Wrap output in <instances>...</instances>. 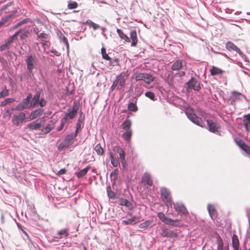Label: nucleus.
<instances>
[{"label":"nucleus","mask_w":250,"mask_h":250,"mask_svg":"<svg viewBox=\"0 0 250 250\" xmlns=\"http://www.w3.org/2000/svg\"><path fill=\"white\" fill-rule=\"evenodd\" d=\"M130 37L131 40V46H136L138 42V38L136 30H132L130 33Z\"/></svg>","instance_id":"nucleus-22"},{"label":"nucleus","mask_w":250,"mask_h":250,"mask_svg":"<svg viewBox=\"0 0 250 250\" xmlns=\"http://www.w3.org/2000/svg\"><path fill=\"white\" fill-rule=\"evenodd\" d=\"M131 122L128 119H126L124 122L121 125L122 128L124 130H131Z\"/></svg>","instance_id":"nucleus-28"},{"label":"nucleus","mask_w":250,"mask_h":250,"mask_svg":"<svg viewBox=\"0 0 250 250\" xmlns=\"http://www.w3.org/2000/svg\"><path fill=\"white\" fill-rule=\"evenodd\" d=\"M12 113L10 110H7L6 112L3 114V117L6 118L7 116L10 117L11 116Z\"/></svg>","instance_id":"nucleus-58"},{"label":"nucleus","mask_w":250,"mask_h":250,"mask_svg":"<svg viewBox=\"0 0 250 250\" xmlns=\"http://www.w3.org/2000/svg\"><path fill=\"white\" fill-rule=\"evenodd\" d=\"M128 109L131 111L136 112L137 111L138 108L133 103H130L128 105Z\"/></svg>","instance_id":"nucleus-43"},{"label":"nucleus","mask_w":250,"mask_h":250,"mask_svg":"<svg viewBox=\"0 0 250 250\" xmlns=\"http://www.w3.org/2000/svg\"><path fill=\"white\" fill-rule=\"evenodd\" d=\"M186 62L183 60H177L171 65V69L173 71H178L186 65Z\"/></svg>","instance_id":"nucleus-13"},{"label":"nucleus","mask_w":250,"mask_h":250,"mask_svg":"<svg viewBox=\"0 0 250 250\" xmlns=\"http://www.w3.org/2000/svg\"><path fill=\"white\" fill-rule=\"evenodd\" d=\"M217 244L218 246V250H223L224 243L222 239L219 236L217 238Z\"/></svg>","instance_id":"nucleus-40"},{"label":"nucleus","mask_w":250,"mask_h":250,"mask_svg":"<svg viewBox=\"0 0 250 250\" xmlns=\"http://www.w3.org/2000/svg\"><path fill=\"white\" fill-rule=\"evenodd\" d=\"M78 7V3L75 2H71L68 3V8L69 9H73L76 8Z\"/></svg>","instance_id":"nucleus-47"},{"label":"nucleus","mask_w":250,"mask_h":250,"mask_svg":"<svg viewBox=\"0 0 250 250\" xmlns=\"http://www.w3.org/2000/svg\"><path fill=\"white\" fill-rule=\"evenodd\" d=\"M107 192L108 197L110 199H115V194L112 191L111 189V188L109 186L107 187Z\"/></svg>","instance_id":"nucleus-41"},{"label":"nucleus","mask_w":250,"mask_h":250,"mask_svg":"<svg viewBox=\"0 0 250 250\" xmlns=\"http://www.w3.org/2000/svg\"><path fill=\"white\" fill-rule=\"evenodd\" d=\"M119 173V169L118 168L114 169V171L111 173V176H113L114 178L116 179L117 178V176Z\"/></svg>","instance_id":"nucleus-53"},{"label":"nucleus","mask_w":250,"mask_h":250,"mask_svg":"<svg viewBox=\"0 0 250 250\" xmlns=\"http://www.w3.org/2000/svg\"><path fill=\"white\" fill-rule=\"evenodd\" d=\"M160 235L163 237L168 238H176L178 237V234L173 230H171L167 228L162 229L161 232L160 233Z\"/></svg>","instance_id":"nucleus-11"},{"label":"nucleus","mask_w":250,"mask_h":250,"mask_svg":"<svg viewBox=\"0 0 250 250\" xmlns=\"http://www.w3.org/2000/svg\"><path fill=\"white\" fill-rule=\"evenodd\" d=\"M68 120L64 116V117L61 119V125L59 127L57 128V131H60L62 130L63 128L64 127L65 125L68 123Z\"/></svg>","instance_id":"nucleus-36"},{"label":"nucleus","mask_w":250,"mask_h":250,"mask_svg":"<svg viewBox=\"0 0 250 250\" xmlns=\"http://www.w3.org/2000/svg\"><path fill=\"white\" fill-rule=\"evenodd\" d=\"M110 159L111 163L114 167H117L119 165V163L115 155L112 152L110 153Z\"/></svg>","instance_id":"nucleus-31"},{"label":"nucleus","mask_w":250,"mask_h":250,"mask_svg":"<svg viewBox=\"0 0 250 250\" xmlns=\"http://www.w3.org/2000/svg\"><path fill=\"white\" fill-rule=\"evenodd\" d=\"M25 62L27 65V68L29 73H32V70L35 68V65L37 63L36 57L33 55L28 56L25 60Z\"/></svg>","instance_id":"nucleus-8"},{"label":"nucleus","mask_w":250,"mask_h":250,"mask_svg":"<svg viewBox=\"0 0 250 250\" xmlns=\"http://www.w3.org/2000/svg\"><path fill=\"white\" fill-rule=\"evenodd\" d=\"M152 221L146 220L145 222H144L142 223H141L139 225V227L141 229L146 228L148 226H149L152 223Z\"/></svg>","instance_id":"nucleus-44"},{"label":"nucleus","mask_w":250,"mask_h":250,"mask_svg":"<svg viewBox=\"0 0 250 250\" xmlns=\"http://www.w3.org/2000/svg\"><path fill=\"white\" fill-rule=\"evenodd\" d=\"M66 170L65 168H62L58 171L57 175H62V174H65L66 173Z\"/></svg>","instance_id":"nucleus-62"},{"label":"nucleus","mask_w":250,"mask_h":250,"mask_svg":"<svg viewBox=\"0 0 250 250\" xmlns=\"http://www.w3.org/2000/svg\"><path fill=\"white\" fill-rule=\"evenodd\" d=\"M237 144L241 149H242L243 148L244 145H246L242 140H239V141H237Z\"/></svg>","instance_id":"nucleus-59"},{"label":"nucleus","mask_w":250,"mask_h":250,"mask_svg":"<svg viewBox=\"0 0 250 250\" xmlns=\"http://www.w3.org/2000/svg\"><path fill=\"white\" fill-rule=\"evenodd\" d=\"M175 75L179 77H182L184 76L185 75V72L184 71H180L175 74Z\"/></svg>","instance_id":"nucleus-64"},{"label":"nucleus","mask_w":250,"mask_h":250,"mask_svg":"<svg viewBox=\"0 0 250 250\" xmlns=\"http://www.w3.org/2000/svg\"><path fill=\"white\" fill-rule=\"evenodd\" d=\"M188 89H193L196 91H199L201 89L200 82L194 77L191 79L187 83Z\"/></svg>","instance_id":"nucleus-9"},{"label":"nucleus","mask_w":250,"mask_h":250,"mask_svg":"<svg viewBox=\"0 0 250 250\" xmlns=\"http://www.w3.org/2000/svg\"><path fill=\"white\" fill-rule=\"evenodd\" d=\"M137 220V218L135 216H133L131 218H129L126 220H124L122 221V223L124 225H127L129 224H131L133 223H136Z\"/></svg>","instance_id":"nucleus-37"},{"label":"nucleus","mask_w":250,"mask_h":250,"mask_svg":"<svg viewBox=\"0 0 250 250\" xmlns=\"http://www.w3.org/2000/svg\"><path fill=\"white\" fill-rule=\"evenodd\" d=\"M145 96L152 100H155L154 94L152 92L148 91L146 92L145 93Z\"/></svg>","instance_id":"nucleus-48"},{"label":"nucleus","mask_w":250,"mask_h":250,"mask_svg":"<svg viewBox=\"0 0 250 250\" xmlns=\"http://www.w3.org/2000/svg\"><path fill=\"white\" fill-rule=\"evenodd\" d=\"M208 127V130L212 132H215L220 128V125L211 120H207Z\"/></svg>","instance_id":"nucleus-15"},{"label":"nucleus","mask_w":250,"mask_h":250,"mask_svg":"<svg viewBox=\"0 0 250 250\" xmlns=\"http://www.w3.org/2000/svg\"><path fill=\"white\" fill-rule=\"evenodd\" d=\"M231 94H232V98L234 100H237V99L240 100V99H241L242 98L244 97V95L242 94H241V93H239L238 92H236V91H232Z\"/></svg>","instance_id":"nucleus-39"},{"label":"nucleus","mask_w":250,"mask_h":250,"mask_svg":"<svg viewBox=\"0 0 250 250\" xmlns=\"http://www.w3.org/2000/svg\"><path fill=\"white\" fill-rule=\"evenodd\" d=\"M129 73L128 71L121 72L120 75L116 77L115 80L113 81L110 89L113 91L117 86L118 83L121 88L124 87L126 83V80L129 76Z\"/></svg>","instance_id":"nucleus-1"},{"label":"nucleus","mask_w":250,"mask_h":250,"mask_svg":"<svg viewBox=\"0 0 250 250\" xmlns=\"http://www.w3.org/2000/svg\"><path fill=\"white\" fill-rule=\"evenodd\" d=\"M208 212L212 219L215 220L217 218V213L214 208H209Z\"/></svg>","instance_id":"nucleus-38"},{"label":"nucleus","mask_w":250,"mask_h":250,"mask_svg":"<svg viewBox=\"0 0 250 250\" xmlns=\"http://www.w3.org/2000/svg\"><path fill=\"white\" fill-rule=\"evenodd\" d=\"M210 75L214 76L216 75H221L223 73L224 71L220 68L214 66H212L209 70Z\"/></svg>","instance_id":"nucleus-25"},{"label":"nucleus","mask_w":250,"mask_h":250,"mask_svg":"<svg viewBox=\"0 0 250 250\" xmlns=\"http://www.w3.org/2000/svg\"><path fill=\"white\" fill-rule=\"evenodd\" d=\"M185 112L189 119L193 123L202 127L205 126L202 119L197 116L192 108H187Z\"/></svg>","instance_id":"nucleus-3"},{"label":"nucleus","mask_w":250,"mask_h":250,"mask_svg":"<svg viewBox=\"0 0 250 250\" xmlns=\"http://www.w3.org/2000/svg\"><path fill=\"white\" fill-rule=\"evenodd\" d=\"M40 95L41 92L38 91L33 98L32 103L30 104V106L34 107L39 103L40 101Z\"/></svg>","instance_id":"nucleus-27"},{"label":"nucleus","mask_w":250,"mask_h":250,"mask_svg":"<svg viewBox=\"0 0 250 250\" xmlns=\"http://www.w3.org/2000/svg\"><path fill=\"white\" fill-rule=\"evenodd\" d=\"M29 21H30V19L29 18L24 19L18 23V26H21L22 24L26 23Z\"/></svg>","instance_id":"nucleus-56"},{"label":"nucleus","mask_w":250,"mask_h":250,"mask_svg":"<svg viewBox=\"0 0 250 250\" xmlns=\"http://www.w3.org/2000/svg\"><path fill=\"white\" fill-rule=\"evenodd\" d=\"M68 235V229H64L58 231L56 234L57 236L56 237L57 238L61 239L63 237H66Z\"/></svg>","instance_id":"nucleus-23"},{"label":"nucleus","mask_w":250,"mask_h":250,"mask_svg":"<svg viewBox=\"0 0 250 250\" xmlns=\"http://www.w3.org/2000/svg\"><path fill=\"white\" fill-rule=\"evenodd\" d=\"M9 94V93L8 90L5 89L3 90V91H2L1 92H0V98L5 97L8 96Z\"/></svg>","instance_id":"nucleus-50"},{"label":"nucleus","mask_w":250,"mask_h":250,"mask_svg":"<svg viewBox=\"0 0 250 250\" xmlns=\"http://www.w3.org/2000/svg\"><path fill=\"white\" fill-rule=\"evenodd\" d=\"M21 32V30L16 32L13 35L11 36L7 41V42L8 44L10 45L14 42V41L17 39L18 36Z\"/></svg>","instance_id":"nucleus-34"},{"label":"nucleus","mask_w":250,"mask_h":250,"mask_svg":"<svg viewBox=\"0 0 250 250\" xmlns=\"http://www.w3.org/2000/svg\"><path fill=\"white\" fill-rule=\"evenodd\" d=\"M117 32L118 34L119 37L123 40H124L126 42H130V40L128 38V37L124 34L123 31L120 29H117Z\"/></svg>","instance_id":"nucleus-32"},{"label":"nucleus","mask_w":250,"mask_h":250,"mask_svg":"<svg viewBox=\"0 0 250 250\" xmlns=\"http://www.w3.org/2000/svg\"><path fill=\"white\" fill-rule=\"evenodd\" d=\"M161 197L167 208H172V200L170 191L166 188L163 187L160 189Z\"/></svg>","instance_id":"nucleus-2"},{"label":"nucleus","mask_w":250,"mask_h":250,"mask_svg":"<svg viewBox=\"0 0 250 250\" xmlns=\"http://www.w3.org/2000/svg\"><path fill=\"white\" fill-rule=\"evenodd\" d=\"M77 134L70 133L65 136L62 142L60 143L58 146L59 150H62L64 148L69 147L74 144L75 138L77 137Z\"/></svg>","instance_id":"nucleus-4"},{"label":"nucleus","mask_w":250,"mask_h":250,"mask_svg":"<svg viewBox=\"0 0 250 250\" xmlns=\"http://www.w3.org/2000/svg\"><path fill=\"white\" fill-rule=\"evenodd\" d=\"M248 155H250V146L247 144L243 146V148L242 149Z\"/></svg>","instance_id":"nucleus-51"},{"label":"nucleus","mask_w":250,"mask_h":250,"mask_svg":"<svg viewBox=\"0 0 250 250\" xmlns=\"http://www.w3.org/2000/svg\"><path fill=\"white\" fill-rule=\"evenodd\" d=\"M79 107L76 104L72 109H69L67 112L65 113L64 116L69 120V119H74L77 115Z\"/></svg>","instance_id":"nucleus-12"},{"label":"nucleus","mask_w":250,"mask_h":250,"mask_svg":"<svg viewBox=\"0 0 250 250\" xmlns=\"http://www.w3.org/2000/svg\"><path fill=\"white\" fill-rule=\"evenodd\" d=\"M174 206L176 211L180 214L186 215L188 213V211L184 205L176 203L174 205Z\"/></svg>","instance_id":"nucleus-16"},{"label":"nucleus","mask_w":250,"mask_h":250,"mask_svg":"<svg viewBox=\"0 0 250 250\" xmlns=\"http://www.w3.org/2000/svg\"><path fill=\"white\" fill-rule=\"evenodd\" d=\"M232 247L234 250H239V241L238 237L236 234H233L232 238Z\"/></svg>","instance_id":"nucleus-26"},{"label":"nucleus","mask_w":250,"mask_h":250,"mask_svg":"<svg viewBox=\"0 0 250 250\" xmlns=\"http://www.w3.org/2000/svg\"><path fill=\"white\" fill-rule=\"evenodd\" d=\"M48 37V35L45 33H42L38 36V38H42L43 39H47Z\"/></svg>","instance_id":"nucleus-55"},{"label":"nucleus","mask_w":250,"mask_h":250,"mask_svg":"<svg viewBox=\"0 0 250 250\" xmlns=\"http://www.w3.org/2000/svg\"><path fill=\"white\" fill-rule=\"evenodd\" d=\"M44 112V109L38 108L32 111L29 116V120H33L38 117L41 116Z\"/></svg>","instance_id":"nucleus-17"},{"label":"nucleus","mask_w":250,"mask_h":250,"mask_svg":"<svg viewBox=\"0 0 250 250\" xmlns=\"http://www.w3.org/2000/svg\"><path fill=\"white\" fill-rule=\"evenodd\" d=\"M90 27H92L93 30H96L97 29L100 28L99 25L93 22V24L91 25Z\"/></svg>","instance_id":"nucleus-63"},{"label":"nucleus","mask_w":250,"mask_h":250,"mask_svg":"<svg viewBox=\"0 0 250 250\" xmlns=\"http://www.w3.org/2000/svg\"><path fill=\"white\" fill-rule=\"evenodd\" d=\"M83 124H80V123H77V126H76V130L75 131V134L78 135V133L80 130H81V128L83 127Z\"/></svg>","instance_id":"nucleus-52"},{"label":"nucleus","mask_w":250,"mask_h":250,"mask_svg":"<svg viewBox=\"0 0 250 250\" xmlns=\"http://www.w3.org/2000/svg\"><path fill=\"white\" fill-rule=\"evenodd\" d=\"M25 119V114L24 112H21L18 115H14L12 118V123L17 126L23 123Z\"/></svg>","instance_id":"nucleus-10"},{"label":"nucleus","mask_w":250,"mask_h":250,"mask_svg":"<svg viewBox=\"0 0 250 250\" xmlns=\"http://www.w3.org/2000/svg\"><path fill=\"white\" fill-rule=\"evenodd\" d=\"M125 131V132L123 133L122 137L125 141L129 142L132 135V130Z\"/></svg>","instance_id":"nucleus-30"},{"label":"nucleus","mask_w":250,"mask_h":250,"mask_svg":"<svg viewBox=\"0 0 250 250\" xmlns=\"http://www.w3.org/2000/svg\"><path fill=\"white\" fill-rule=\"evenodd\" d=\"M120 204L122 206H125L131 209L132 208L131 203L125 199H121L120 200Z\"/></svg>","instance_id":"nucleus-33"},{"label":"nucleus","mask_w":250,"mask_h":250,"mask_svg":"<svg viewBox=\"0 0 250 250\" xmlns=\"http://www.w3.org/2000/svg\"><path fill=\"white\" fill-rule=\"evenodd\" d=\"M91 168L90 166H88L85 168L81 169L78 172L76 173V175L78 178H80L85 176L87 173L88 171Z\"/></svg>","instance_id":"nucleus-29"},{"label":"nucleus","mask_w":250,"mask_h":250,"mask_svg":"<svg viewBox=\"0 0 250 250\" xmlns=\"http://www.w3.org/2000/svg\"><path fill=\"white\" fill-rule=\"evenodd\" d=\"M42 126V124L41 122L36 123L33 122L27 125L26 128L30 130H40Z\"/></svg>","instance_id":"nucleus-19"},{"label":"nucleus","mask_w":250,"mask_h":250,"mask_svg":"<svg viewBox=\"0 0 250 250\" xmlns=\"http://www.w3.org/2000/svg\"><path fill=\"white\" fill-rule=\"evenodd\" d=\"M94 150L99 155H103L104 153V150L99 144L95 146Z\"/></svg>","instance_id":"nucleus-35"},{"label":"nucleus","mask_w":250,"mask_h":250,"mask_svg":"<svg viewBox=\"0 0 250 250\" xmlns=\"http://www.w3.org/2000/svg\"><path fill=\"white\" fill-rule=\"evenodd\" d=\"M55 127V122L53 121H50L49 124H48L42 130V134H46L50 132Z\"/></svg>","instance_id":"nucleus-20"},{"label":"nucleus","mask_w":250,"mask_h":250,"mask_svg":"<svg viewBox=\"0 0 250 250\" xmlns=\"http://www.w3.org/2000/svg\"><path fill=\"white\" fill-rule=\"evenodd\" d=\"M157 216L162 222L166 225L173 227H178L181 225V220L178 219L172 220L166 217L165 214L163 212H159L157 214Z\"/></svg>","instance_id":"nucleus-5"},{"label":"nucleus","mask_w":250,"mask_h":250,"mask_svg":"<svg viewBox=\"0 0 250 250\" xmlns=\"http://www.w3.org/2000/svg\"><path fill=\"white\" fill-rule=\"evenodd\" d=\"M102 57L105 60H107V61H109V60H111V58L108 56V55L106 53H105L104 54H103L102 55Z\"/></svg>","instance_id":"nucleus-61"},{"label":"nucleus","mask_w":250,"mask_h":250,"mask_svg":"<svg viewBox=\"0 0 250 250\" xmlns=\"http://www.w3.org/2000/svg\"><path fill=\"white\" fill-rule=\"evenodd\" d=\"M136 81H144L146 83L150 84L154 81L155 78L151 75L147 73H138L133 75Z\"/></svg>","instance_id":"nucleus-6"},{"label":"nucleus","mask_w":250,"mask_h":250,"mask_svg":"<svg viewBox=\"0 0 250 250\" xmlns=\"http://www.w3.org/2000/svg\"><path fill=\"white\" fill-rule=\"evenodd\" d=\"M243 124L244 125L246 130L249 131L250 130V114H248L244 116Z\"/></svg>","instance_id":"nucleus-21"},{"label":"nucleus","mask_w":250,"mask_h":250,"mask_svg":"<svg viewBox=\"0 0 250 250\" xmlns=\"http://www.w3.org/2000/svg\"><path fill=\"white\" fill-rule=\"evenodd\" d=\"M226 48L230 51H235L240 55L242 54L241 50L234 43L230 42H229L226 43Z\"/></svg>","instance_id":"nucleus-18"},{"label":"nucleus","mask_w":250,"mask_h":250,"mask_svg":"<svg viewBox=\"0 0 250 250\" xmlns=\"http://www.w3.org/2000/svg\"><path fill=\"white\" fill-rule=\"evenodd\" d=\"M10 44H8L7 42H5V43L1 45L0 47V49L1 51L5 50L8 48H9L10 46Z\"/></svg>","instance_id":"nucleus-54"},{"label":"nucleus","mask_w":250,"mask_h":250,"mask_svg":"<svg viewBox=\"0 0 250 250\" xmlns=\"http://www.w3.org/2000/svg\"><path fill=\"white\" fill-rule=\"evenodd\" d=\"M15 101V99L14 98H7L5 99L3 101L1 102L0 104V106H5L7 104L14 102Z\"/></svg>","instance_id":"nucleus-45"},{"label":"nucleus","mask_w":250,"mask_h":250,"mask_svg":"<svg viewBox=\"0 0 250 250\" xmlns=\"http://www.w3.org/2000/svg\"><path fill=\"white\" fill-rule=\"evenodd\" d=\"M84 120V116L82 115H80V117L78 119V123L83 125Z\"/></svg>","instance_id":"nucleus-60"},{"label":"nucleus","mask_w":250,"mask_h":250,"mask_svg":"<svg viewBox=\"0 0 250 250\" xmlns=\"http://www.w3.org/2000/svg\"><path fill=\"white\" fill-rule=\"evenodd\" d=\"M114 151L119 154V158L120 160L125 159V154L124 150L119 146H115L114 148Z\"/></svg>","instance_id":"nucleus-24"},{"label":"nucleus","mask_w":250,"mask_h":250,"mask_svg":"<svg viewBox=\"0 0 250 250\" xmlns=\"http://www.w3.org/2000/svg\"><path fill=\"white\" fill-rule=\"evenodd\" d=\"M119 61L118 58H114L113 60H109V65L110 66H115L119 65Z\"/></svg>","instance_id":"nucleus-42"},{"label":"nucleus","mask_w":250,"mask_h":250,"mask_svg":"<svg viewBox=\"0 0 250 250\" xmlns=\"http://www.w3.org/2000/svg\"><path fill=\"white\" fill-rule=\"evenodd\" d=\"M17 12L16 11H13L11 12H10L7 15L3 18L4 20H6V22L8 21L11 18H13L15 15L16 14Z\"/></svg>","instance_id":"nucleus-46"},{"label":"nucleus","mask_w":250,"mask_h":250,"mask_svg":"<svg viewBox=\"0 0 250 250\" xmlns=\"http://www.w3.org/2000/svg\"><path fill=\"white\" fill-rule=\"evenodd\" d=\"M29 34V31L27 30H25L23 32H22L21 34V35L20 36L21 40H24V39H25V38L28 37Z\"/></svg>","instance_id":"nucleus-49"},{"label":"nucleus","mask_w":250,"mask_h":250,"mask_svg":"<svg viewBox=\"0 0 250 250\" xmlns=\"http://www.w3.org/2000/svg\"><path fill=\"white\" fill-rule=\"evenodd\" d=\"M32 98V94H28L26 98L24 99L15 108L12 110L22 111L24 109L28 108L30 101Z\"/></svg>","instance_id":"nucleus-7"},{"label":"nucleus","mask_w":250,"mask_h":250,"mask_svg":"<svg viewBox=\"0 0 250 250\" xmlns=\"http://www.w3.org/2000/svg\"><path fill=\"white\" fill-rule=\"evenodd\" d=\"M141 182L145 185H147L149 186H152L153 185V181L151 176L149 174L146 172L143 175Z\"/></svg>","instance_id":"nucleus-14"},{"label":"nucleus","mask_w":250,"mask_h":250,"mask_svg":"<svg viewBox=\"0 0 250 250\" xmlns=\"http://www.w3.org/2000/svg\"><path fill=\"white\" fill-rule=\"evenodd\" d=\"M39 105L41 107H44L46 104V101L44 100V99L43 98H42L40 101H39Z\"/></svg>","instance_id":"nucleus-57"}]
</instances>
